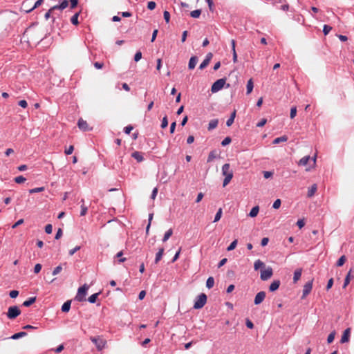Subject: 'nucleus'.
I'll use <instances>...</instances> for the list:
<instances>
[{
    "instance_id": "obj_1",
    "label": "nucleus",
    "mask_w": 354,
    "mask_h": 354,
    "mask_svg": "<svg viewBox=\"0 0 354 354\" xmlns=\"http://www.w3.org/2000/svg\"><path fill=\"white\" fill-rule=\"evenodd\" d=\"M222 174L225 176L223 180V186L225 187L230 183L233 178V171L230 169V165L225 163L222 167Z\"/></svg>"
},
{
    "instance_id": "obj_2",
    "label": "nucleus",
    "mask_w": 354,
    "mask_h": 354,
    "mask_svg": "<svg viewBox=\"0 0 354 354\" xmlns=\"http://www.w3.org/2000/svg\"><path fill=\"white\" fill-rule=\"evenodd\" d=\"M68 0H62V1L59 4L54 6L48 10V11L45 14V16H44L45 19L47 20L49 18H50L51 13L53 11H54L55 10H62L65 9L68 6Z\"/></svg>"
},
{
    "instance_id": "obj_3",
    "label": "nucleus",
    "mask_w": 354,
    "mask_h": 354,
    "mask_svg": "<svg viewBox=\"0 0 354 354\" xmlns=\"http://www.w3.org/2000/svg\"><path fill=\"white\" fill-rule=\"evenodd\" d=\"M88 289V286L86 284L78 288L77 295L75 296V299L78 301H85V296L87 294Z\"/></svg>"
},
{
    "instance_id": "obj_4",
    "label": "nucleus",
    "mask_w": 354,
    "mask_h": 354,
    "mask_svg": "<svg viewBox=\"0 0 354 354\" xmlns=\"http://www.w3.org/2000/svg\"><path fill=\"white\" fill-rule=\"evenodd\" d=\"M207 302V296L205 293H201L196 298L194 304L195 309H200L204 306Z\"/></svg>"
},
{
    "instance_id": "obj_5",
    "label": "nucleus",
    "mask_w": 354,
    "mask_h": 354,
    "mask_svg": "<svg viewBox=\"0 0 354 354\" xmlns=\"http://www.w3.org/2000/svg\"><path fill=\"white\" fill-rule=\"evenodd\" d=\"M226 79L221 78L216 80L212 86L211 91L212 93H216L223 88L225 84Z\"/></svg>"
},
{
    "instance_id": "obj_6",
    "label": "nucleus",
    "mask_w": 354,
    "mask_h": 354,
    "mask_svg": "<svg viewBox=\"0 0 354 354\" xmlns=\"http://www.w3.org/2000/svg\"><path fill=\"white\" fill-rule=\"evenodd\" d=\"M21 314V310L17 306H10L8 308L7 316L9 319H15Z\"/></svg>"
},
{
    "instance_id": "obj_7",
    "label": "nucleus",
    "mask_w": 354,
    "mask_h": 354,
    "mask_svg": "<svg viewBox=\"0 0 354 354\" xmlns=\"http://www.w3.org/2000/svg\"><path fill=\"white\" fill-rule=\"evenodd\" d=\"M91 341L95 344L98 351H102L106 345V341L100 337H91Z\"/></svg>"
},
{
    "instance_id": "obj_8",
    "label": "nucleus",
    "mask_w": 354,
    "mask_h": 354,
    "mask_svg": "<svg viewBox=\"0 0 354 354\" xmlns=\"http://www.w3.org/2000/svg\"><path fill=\"white\" fill-rule=\"evenodd\" d=\"M273 274V270L271 267H268L266 270H262L261 271V279L263 281H266L269 279Z\"/></svg>"
},
{
    "instance_id": "obj_9",
    "label": "nucleus",
    "mask_w": 354,
    "mask_h": 354,
    "mask_svg": "<svg viewBox=\"0 0 354 354\" xmlns=\"http://www.w3.org/2000/svg\"><path fill=\"white\" fill-rule=\"evenodd\" d=\"M313 279H311L310 281L306 282L305 285L304 286L303 288V293L301 299H304L307 295L310 294V292L312 290L313 288Z\"/></svg>"
},
{
    "instance_id": "obj_10",
    "label": "nucleus",
    "mask_w": 354,
    "mask_h": 354,
    "mask_svg": "<svg viewBox=\"0 0 354 354\" xmlns=\"http://www.w3.org/2000/svg\"><path fill=\"white\" fill-rule=\"evenodd\" d=\"M266 297V292L264 291H261L258 292L254 298V304L259 305L265 299Z\"/></svg>"
},
{
    "instance_id": "obj_11",
    "label": "nucleus",
    "mask_w": 354,
    "mask_h": 354,
    "mask_svg": "<svg viewBox=\"0 0 354 354\" xmlns=\"http://www.w3.org/2000/svg\"><path fill=\"white\" fill-rule=\"evenodd\" d=\"M350 333H351V328H346L344 331L343 335H342V338H341V340H340V342L342 344L348 342L349 341Z\"/></svg>"
},
{
    "instance_id": "obj_12",
    "label": "nucleus",
    "mask_w": 354,
    "mask_h": 354,
    "mask_svg": "<svg viewBox=\"0 0 354 354\" xmlns=\"http://www.w3.org/2000/svg\"><path fill=\"white\" fill-rule=\"evenodd\" d=\"M77 126H78L80 129H81V130H82L84 131H88L89 129H88V125L86 121L84 120L82 118H80L78 120Z\"/></svg>"
},
{
    "instance_id": "obj_13",
    "label": "nucleus",
    "mask_w": 354,
    "mask_h": 354,
    "mask_svg": "<svg viewBox=\"0 0 354 354\" xmlns=\"http://www.w3.org/2000/svg\"><path fill=\"white\" fill-rule=\"evenodd\" d=\"M281 284V282L279 280H274V281H272V283L269 286V290L270 292H274L275 290H277L279 288V286Z\"/></svg>"
},
{
    "instance_id": "obj_14",
    "label": "nucleus",
    "mask_w": 354,
    "mask_h": 354,
    "mask_svg": "<svg viewBox=\"0 0 354 354\" xmlns=\"http://www.w3.org/2000/svg\"><path fill=\"white\" fill-rule=\"evenodd\" d=\"M317 189V186L316 184H313L310 187L308 188L307 196L308 198H311L314 196L315 193Z\"/></svg>"
},
{
    "instance_id": "obj_15",
    "label": "nucleus",
    "mask_w": 354,
    "mask_h": 354,
    "mask_svg": "<svg viewBox=\"0 0 354 354\" xmlns=\"http://www.w3.org/2000/svg\"><path fill=\"white\" fill-rule=\"evenodd\" d=\"M197 62H198V58L196 56H192L190 59H189V64H188V66H189V69H194L197 64Z\"/></svg>"
},
{
    "instance_id": "obj_16",
    "label": "nucleus",
    "mask_w": 354,
    "mask_h": 354,
    "mask_svg": "<svg viewBox=\"0 0 354 354\" xmlns=\"http://www.w3.org/2000/svg\"><path fill=\"white\" fill-rule=\"evenodd\" d=\"M218 120L217 119H214L209 121L208 124V130L211 131L215 129L218 126Z\"/></svg>"
},
{
    "instance_id": "obj_17",
    "label": "nucleus",
    "mask_w": 354,
    "mask_h": 354,
    "mask_svg": "<svg viewBox=\"0 0 354 354\" xmlns=\"http://www.w3.org/2000/svg\"><path fill=\"white\" fill-rule=\"evenodd\" d=\"M265 268V263L261 261L260 259H258L255 261L254 263V268L255 270H258L260 268Z\"/></svg>"
},
{
    "instance_id": "obj_18",
    "label": "nucleus",
    "mask_w": 354,
    "mask_h": 354,
    "mask_svg": "<svg viewBox=\"0 0 354 354\" xmlns=\"http://www.w3.org/2000/svg\"><path fill=\"white\" fill-rule=\"evenodd\" d=\"M132 157L135 158L138 162H142L144 158L142 154L139 151H135L131 154Z\"/></svg>"
},
{
    "instance_id": "obj_19",
    "label": "nucleus",
    "mask_w": 354,
    "mask_h": 354,
    "mask_svg": "<svg viewBox=\"0 0 354 354\" xmlns=\"http://www.w3.org/2000/svg\"><path fill=\"white\" fill-rule=\"evenodd\" d=\"M302 270L301 268L297 269L294 272L293 281L296 283L301 276Z\"/></svg>"
},
{
    "instance_id": "obj_20",
    "label": "nucleus",
    "mask_w": 354,
    "mask_h": 354,
    "mask_svg": "<svg viewBox=\"0 0 354 354\" xmlns=\"http://www.w3.org/2000/svg\"><path fill=\"white\" fill-rule=\"evenodd\" d=\"M163 252L164 249L162 248H160L158 252L156 254L155 263H158L160 261V259L162 257Z\"/></svg>"
},
{
    "instance_id": "obj_21",
    "label": "nucleus",
    "mask_w": 354,
    "mask_h": 354,
    "mask_svg": "<svg viewBox=\"0 0 354 354\" xmlns=\"http://www.w3.org/2000/svg\"><path fill=\"white\" fill-rule=\"evenodd\" d=\"M71 301L70 300L64 302L62 306V310L64 313L68 312L71 308Z\"/></svg>"
},
{
    "instance_id": "obj_22",
    "label": "nucleus",
    "mask_w": 354,
    "mask_h": 354,
    "mask_svg": "<svg viewBox=\"0 0 354 354\" xmlns=\"http://www.w3.org/2000/svg\"><path fill=\"white\" fill-rule=\"evenodd\" d=\"M81 203L82 204L81 205L80 216H83L86 214L87 211H88V207L86 205H84V199L81 200Z\"/></svg>"
},
{
    "instance_id": "obj_23",
    "label": "nucleus",
    "mask_w": 354,
    "mask_h": 354,
    "mask_svg": "<svg viewBox=\"0 0 354 354\" xmlns=\"http://www.w3.org/2000/svg\"><path fill=\"white\" fill-rule=\"evenodd\" d=\"M259 206H254V207L252 208V209L250 210V213H249V216L250 217H255L257 216V215L259 213Z\"/></svg>"
},
{
    "instance_id": "obj_24",
    "label": "nucleus",
    "mask_w": 354,
    "mask_h": 354,
    "mask_svg": "<svg viewBox=\"0 0 354 354\" xmlns=\"http://www.w3.org/2000/svg\"><path fill=\"white\" fill-rule=\"evenodd\" d=\"M35 301H36L35 297H30L28 299H27L26 301H25L23 303V306H26V307H28V306H31L33 303H35Z\"/></svg>"
},
{
    "instance_id": "obj_25",
    "label": "nucleus",
    "mask_w": 354,
    "mask_h": 354,
    "mask_svg": "<svg viewBox=\"0 0 354 354\" xmlns=\"http://www.w3.org/2000/svg\"><path fill=\"white\" fill-rule=\"evenodd\" d=\"M310 156H306L304 157H303L299 162V165H301V166H306L308 161L310 160Z\"/></svg>"
},
{
    "instance_id": "obj_26",
    "label": "nucleus",
    "mask_w": 354,
    "mask_h": 354,
    "mask_svg": "<svg viewBox=\"0 0 354 354\" xmlns=\"http://www.w3.org/2000/svg\"><path fill=\"white\" fill-rule=\"evenodd\" d=\"M26 335H27V333L26 332L22 331V332H19V333L14 334L10 338L12 339H17L19 338L25 337Z\"/></svg>"
},
{
    "instance_id": "obj_27",
    "label": "nucleus",
    "mask_w": 354,
    "mask_h": 354,
    "mask_svg": "<svg viewBox=\"0 0 354 354\" xmlns=\"http://www.w3.org/2000/svg\"><path fill=\"white\" fill-rule=\"evenodd\" d=\"M287 140H288V137L286 136H283L275 138L273 140L272 143L273 144H279L281 142H286Z\"/></svg>"
},
{
    "instance_id": "obj_28",
    "label": "nucleus",
    "mask_w": 354,
    "mask_h": 354,
    "mask_svg": "<svg viewBox=\"0 0 354 354\" xmlns=\"http://www.w3.org/2000/svg\"><path fill=\"white\" fill-rule=\"evenodd\" d=\"M254 84L252 79H250L247 83V94H250L253 89Z\"/></svg>"
},
{
    "instance_id": "obj_29",
    "label": "nucleus",
    "mask_w": 354,
    "mask_h": 354,
    "mask_svg": "<svg viewBox=\"0 0 354 354\" xmlns=\"http://www.w3.org/2000/svg\"><path fill=\"white\" fill-rule=\"evenodd\" d=\"M214 285V279L212 277H209L206 281V286L209 289L212 288Z\"/></svg>"
},
{
    "instance_id": "obj_30",
    "label": "nucleus",
    "mask_w": 354,
    "mask_h": 354,
    "mask_svg": "<svg viewBox=\"0 0 354 354\" xmlns=\"http://www.w3.org/2000/svg\"><path fill=\"white\" fill-rule=\"evenodd\" d=\"M172 234H173V230L171 229L168 230L165 232V235L163 236L162 241L163 242H166L171 237Z\"/></svg>"
},
{
    "instance_id": "obj_31",
    "label": "nucleus",
    "mask_w": 354,
    "mask_h": 354,
    "mask_svg": "<svg viewBox=\"0 0 354 354\" xmlns=\"http://www.w3.org/2000/svg\"><path fill=\"white\" fill-rule=\"evenodd\" d=\"M100 294V292H97V293H95V294H93L91 295L88 299V301L91 303V304H94L95 303L96 301V299L98 297V295Z\"/></svg>"
},
{
    "instance_id": "obj_32",
    "label": "nucleus",
    "mask_w": 354,
    "mask_h": 354,
    "mask_svg": "<svg viewBox=\"0 0 354 354\" xmlns=\"http://www.w3.org/2000/svg\"><path fill=\"white\" fill-rule=\"evenodd\" d=\"M346 260V256L342 255L337 261L336 266L338 267L342 266Z\"/></svg>"
},
{
    "instance_id": "obj_33",
    "label": "nucleus",
    "mask_w": 354,
    "mask_h": 354,
    "mask_svg": "<svg viewBox=\"0 0 354 354\" xmlns=\"http://www.w3.org/2000/svg\"><path fill=\"white\" fill-rule=\"evenodd\" d=\"M201 14V10L197 9L190 12V16L193 18H198Z\"/></svg>"
},
{
    "instance_id": "obj_34",
    "label": "nucleus",
    "mask_w": 354,
    "mask_h": 354,
    "mask_svg": "<svg viewBox=\"0 0 354 354\" xmlns=\"http://www.w3.org/2000/svg\"><path fill=\"white\" fill-rule=\"evenodd\" d=\"M335 334H336L335 331V330H333V331H332V332L328 335V338H327V342H328V344H331V343L333 342V340H334V339H335Z\"/></svg>"
},
{
    "instance_id": "obj_35",
    "label": "nucleus",
    "mask_w": 354,
    "mask_h": 354,
    "mask_svg": "<svg viewBox=\"0 0 354 354\" xmlns=\"http://www.w3.org/2000/svg\"><path fill=\"white\" fill-rule=\"evenodd\" d=\"M122 255H123V252L122 251H120L115 255V257L119 259H118V262L119 263H123V262H124L126 261V258L122 257Z\"/></svg>"
},
{
    "instance_id": "obj_36",
    "label": "nucleus",
    "mask_w": 354,
    "mask_h": 354,
    "mask_svg": "<svg viewBox=\"0 0 354 354\" xmlns=\"http://www.w3.org/2000/svg\"><path fill=\"white\" fill-rule=\"evenodd\" d=\"M78 17L79 13H75L71 19V21L73 25H77L79 24L78 22Z\"/></svg>"
},
{
    "instance_id": "obj_37",
    "label": "nucleus",
    "mask_w": 354,
    "mask_h": 354,
    "mask_svg": "<svg viewBox=\"0 0 354 354\" xmlns=\"http://www.w3.org/2000/svg\"><path fill=\"white\" fill-rule=\"evenodd\" d=\"M153 213H151V214H149V223H148V225H147V227H146V234H149V228H150V226H151V221L153 219Z\"/></svg>"
},
{
    "instance_id": "obj_38",
    "label": "nucleus",
    "mask_w": 354,
    "mask_h": 354,
    "mask_svg": "<svg viewBox=\"0 0 354 354\" xmlns=\"http://www.w3.org/2000/svg\"><path fill=\"white\" fill-rule=\"evenodd\" d=\"M237 243H238V241L236 239L230 243V245L227 247V251H231V250H233L234 249H235V248L236 247Z\"/></svg>"
},
{
    "instance_id": "obj_39",
    "label": "nucleus",
    "mask_w": 354,
    "mask_h": 354,
    "mask_svg": "<svg viewBox=\"0 0 354 354\" xmlns=\"http://www.w3.org/2000/svg\"><path fill=\"white\" fill-rule=\"evenodd\" d=\"M26 178H24L23 176H19L15 178V183H18V184L24 183L26 181Z\"/></svg>"
},
{
    "instance_id": "obj_40",
    "label": "nucleus",
    "mask_w": 354,
    "mask_h": 354,
    "mask_svg": "<svg viewBox=\"0 0 354 354\" xmlns=\"http://www.w3.org/2000/svg\"><path fill=\"white\" fill-rule=\"evenodd\" d=\"M44 190V187H36V188L31 189L29 190V192L30 194H33V193L41 192Z\"/></svg>"
},
{
    "instance_id": "obj_41",
    "label": "nucleus",
    "mask_w": 354,
    "mask_h": 354,
    "mask_svg": "<svg viewBox=\"0 0 354 354\" xmlns=\"http://www.w3.org/2000/svg\"><path fill=\"white\" fill-rule=\"evenodd\" d=\"M221 215H222V209L219 208L218 212H216V214L215 215L214 222L218 221L220 220L221 217Z\"/></svg>"
},
{
    "instance_id": "obj_42",
    "label": "nucleus",
    "mask_w": 354,
    "mask_h": 354,
    "mask_svg": "<svg viewBox=\"0 0 354 354\" xmlns=\"http://www.w3.org/2000/svg\"><path fill=\"white\" fill-rule=\"evenodd\" d=\"M44 0H37L35 3V5L34 6L30 8V10H27V12H31L32 10H33L35 8L39 7V6H41L43 3Z\"/></svg>"
},
{
    "instance_id": "obj_43",
    "label": "nucleus",
    "mask_w": 354,
    "mask_h": 354,
    "mask_svg": "<svg viewBox=\"0 0 354 354\" xmlns=\"http://www.w3.org/2000/svg\"><path fill=\"white\" fill-rule=\"evenodd\" d=\"M332 30V27L328 25H324L323 28V32L325 35H327Z\"/></svg>"
},
{
    "instance_id": "obj_44",
    "label": "nucleus",
    "mask_w": 354,
    "mask_h": 354,
    "mask_svg": "<svg viewBox=\"0 0 354 354\" xmlns=\"http://www.w3.org/2000/svg\"><path fill=\"white\" fill-rule=\"evenodd\" d=\"M62 270V265L57 266L56 268H55V269L53 271V275L58 274Z\"/></svg>"
},
{
    "instance_id": "obj_45",
    "label": "nucleus",
    "mask_w": 354,
    "mask_h": 354,
    "mask_svg": "<svg viewBox=\"0 0 354 354\" xmlns=\"http://www.w3.org/2000/svg\"><path fill=\"white\" fill-rule=\"evenodd\" d=\"M296 114H297V108H296V106H293L290 109V118L293 119L296 116Z\"/></svg>"
},
{
    "instance_id": "obj_46",
    "label": "nucleus",
    "mask_w": 354,
    "mask_h": 354,
    "mask_svg": "<svg viewBox=\"0 0 354 354\" xmlns=\"http://www.w3.org/2000/svg\"><path fill=\"white\" fill-rule=\"evenodd\" d=\"M216 158L215 152L211 151L207 157V162H212Z\"/></svg>"
},
{
    "instance_id": "obj_47",
    "label": "nucleus",
    "mask_w": 354,
    "mask_h": 354,
    "mask_svg": "<svg viewBox=\"0 0 354 354\" xmlns=\"http://www.w3.org/2000/svg\"><path fill=\"white\" fill-rule=\"evenodd\" d=\"M209 62L207 60L204 59L199 66V69L203 70L209 65Z\"/></svg>"
},
{
    "instance_id": "obj_48",
    "label": "nucleus",
    "mask_w": 354,
    "mask_h": 354,
    "mask_svg": "<svg viewBox=\"0 0 354 354\" xmlns=\"http://www.w3.org/2000/svg\"><path fill=\"white\" fill-rule=\"evenodd\" d=\"M281 204V200H280V199H277V200L274 202V203H273V205H272V207H273L274 209H278V208H279V207H280Z\"/></svg>"
},
{
    "instance_id": "obj_49",
    "label": "nucleus",
    "mask_w": 354,
    "mask_h": 354,
    "mask_svg": "<svg viewBox=\"0 0 354 354\" xmlns=\"http://www.w3.org/2000/svg\"><path fill=\"white\" fill-rule=\"evenodd\" d=\"M232 140L230 137H226L224 138V140L221 142L222 146H226L229 145L231 142Z\"/></svg>"
},
{
    "instance_id": "obj_50",
    "label": "nucleus",
    "mask_w": 354,
    "mask_h": 354,
    "mask_svg": "<svg viewBox=\"0 0 354 354\" xmlns=\"http://www.w3.org/2000/svg\"><path fill=\"white\" fill-rule=\"evenodd\" d=\"M53 231V226L51 224H48L45 227V232L46 234H51Z\"/></svg>"
},
{
    "instance_id": "obj_51",
    "label": "nucleus",
    "mask_w": 354,
    "mask_h": 354,
    "mask_svg": "<svg viewBox=\"0 0 354 354\" xmlns=\"http://www.w3.org/2000/svg\"><path fill=\"white\" fill-rule=\"evenodd\" d=\"M142 58V53L140 51L136 52V53L134 55V60L135 62H138Z\"/></svg>"
},
{
    "instance_id": "obj_52",
    "label": "nucleus",
    "mask_w": 354,
    "mask_h": 354,
    "mask_svg": "<svg viewBox=\"0 0 354 354\" xmlns=\"http://www.w3.org/2000/svg\"><path fill=\"white\" fill-rule=\"evenodd\" d=\"M167 125H168V120H167V117L165 116V117H164V118H162V122H161V127H162V129H164V128L167 127Z\"/></svg>"
},
{
    "instance_id": "obj_53",
    "label": "nucleus",
    "mask_w": 354,
    "mask_h": 354,
    "mask_svg": "<svg viewBox=\"0 0 354 354\" xmlns=\"http://www.w3.org/2000/svg\"><path fill=\"white\" fill-rule=\"evenodd\" d=\"M156 3L154 1H149L147 3V8L149 10H153L156 8Z\"/></svg>"
},
{
    "instance_id": "obj_54",
    "label": "nucleus",
    "mask_w": 354,
    "mask_h": 354,
    "mask_svg": "<svg viewBox=\"0 0 354 354\" xmlns=\"http://www.w3.org/2000/svg\"><path fill=\"white\" fill-rule=\"evenodd\" d=\"M9 295L11 298H16L19 295V291L17 290H11L9 293Z\"/></svg>"
},
{
    "instance_id": "obj_55",
    "label": "nucleus",
    "mask_w": 354,
    "mask_h": 354,
    "mask_svg": "<svg viewBox=\"0 0 354 354\" xmlns=\"http://www.w3.org/2000/svg\"><path fill=\"white\" fill-rule=\"evenodd\" d=\"M18 104L22 108H26L28 106V103L25 100H21L18 102Z\"/></svg>"
},
{
    "instance_id": "obj_56",
    "label": "nucleus",
    "mask_w": 354,
    "mask_h": 354,
    "mask_svg": "<svg viewBox=\"0 0 354 354\" xmlns=\"http://www.w3.org/2000/svg\"><path fill=\"white\" fill-rule=\"evenodd\" d=\"M163 15H164V19H165V21L167 23H169V19H170V14H169V12L168 11H165Z\"/></svg>"
},
{
    "instance_id": "obj_57",
    "label": "nucleus",
    "mask_w": 354,
    "mask_h": 354,
    "mask_svg": "<svg viewBox=\"0 0 354 354\" xmlns=\"http://www.w3.org/2000/svg\"><path fill=\"white\" fill-rule=\"evenodd\" d=\"M267 122V120L265 119V118H263L261 120V121H259L257 124V127H263L266 123Z\"/></svg>"
},
{
    "instance_id": "obj_58",
    "label": "nucleus",
    "mask_w": 354,
    "mask_h": 354,
    "mask_svg": "<svg viewBox=\"0 0 354 354\" xmlns=\"http://www.w3.org/2000/svg\"><path fill=\"white\" fill-rule=\"evenodd\" d=\"M41 265L39 263H37L35 266L34 272L37 274L41 271Z\"/></svg>"
},
{
    "instance_id": "obj_59",
    "label": "nucleus",
    "mask_w": 354,
    "mask_h": 354,
    "mask_svg": "<svg viewBox=\"0 0 354 354\" xmlns=\"http://www.w3.org/2000/svg\"><path fill=\"white\" fill-rule=\"evenodd\" d=\"M80 250V246H76L73 249H71L69 250V255L72 256L77 251Z\"/></svg>"
},
{
    "instance_id": "obj_60",
    "label": "nucleus",
    "mask_w": 354,
    "mask_h": 354,
    "mask_svg": "<svg viewBox=\"0 0 354 354\" xmlns=\"http://www.w3.org/2000/svg\"><path fill=\"white\" fill-rule=\"evenodd\" d=\"M133 129V127L131 125H128L124 127V132L127 134H129Z\"/></svg>"
},
{
    "instance_id": "obj_61",
    "label": "nucleus",
    "mask_w": 354,
    "mask_h": 354,
    "mask_svg": "<svg viewBox=\"0 0 354 354\" xmlns=\"http://www.w3.org/2000/svg\"><path fill=\"white\" fill-rule=\"evenodd\" d=\"M73 150H74L73 146L71 145V146H69V147L68 149H66L65 150V153L66 155H70V154H71L73 153Z\"/></svg>"
},
{
    "instance_id": "obj_62",
    "label": "nucleus",
    "mask_w": 354,
    "mask_h": 354,
    "mask_svg": "<svg viewBox=\"0 0 354 354\" xmlns=\"http://www.w3.org/2000/svg\"><path fill=\"white\" fill-rule=\"evenodd\" d=\"M245 324L248 328L252 329L254 328L253 323L248 319H246Z\"/></svg>"
},
{
    "instance_id": "obj_63",
    "label": "nucleus",
    "mask_w": 354,
    "mask_h": 354,
    "mask_svg": "<svg viewBox=\"0 0 354 354\" xmlns=\"http://www.w3.org/2000/svg\"><path fill=\"white\" fill-rule=\"evenodd\" d=\"M62 234H63V232H62V229L59 228L57 232V233H56V234H55V239H59V238H61Z\"/></svg>"
},
{
    "instance_id": "obj_64",
    "label": "nucleus",
    "mask_w": 354,
    "mask_h": 354,
    "mask_svg": "<svg viewBox=\"0 0 354 354\" xmlns=\"http://www.w3.org/2000/svg\"><path fill=\"white\" fill-rule=\"evenodd\" d=\"M273 173L272 171H263V176L265 178H269L272 176Z\"/></svg>"
}]
</instances>
